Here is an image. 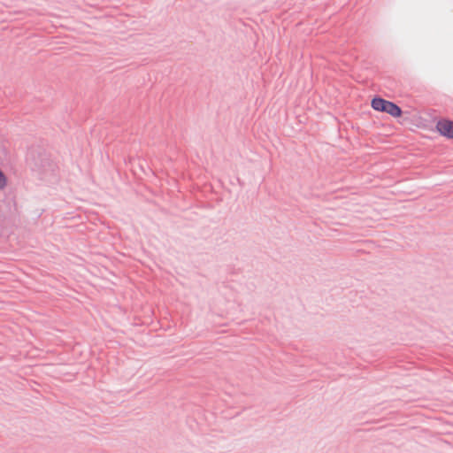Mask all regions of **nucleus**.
Returning <instances> with one entry per match:
<instances>
[{
    "label": "nucleus",
    "instance_id": "nucleus-3",
    "mask_svg": "<svg viewBox=\"0 0 453 453\" xmlns=\"http://www.w3.org/2000/svg\"><path fill=\"white\" fill-rule=\"evenodd\" d=\"M7 186V178L4 173L0 170V190Z\"/></svg>",
    "mask_w": 453,
    "mask_h": 453
},
{
    "label": "nucleus",
    "instance_id": "nucleus-2",
    "mask_svg": "<svg viewBox=\"0 0 453 453\" xmlns=\"http://www.w3.org/2000/svg\"><path fill=\"white\" fill-rule=\"evenodd\" d=\"M436 129L441 135L453 139V121L449 119L439 120L436 124Z\"/></svg>",
    "mask_w": 453,
    "mask_h": 453
},
{
    "label": "nucleus",
    "instance_id": "nucleus-1",
    "mask_svg": "<svg viewBox=\"0 0 453 453\" xmlns=\"http://www.w3.org/2000/svg\"><path fill=\"white\" fill-rule=\"evenodd\" d=\"M372 108L377 111L386 112L394 118H399L402 115V110L393 102L380 97H375L371 102Z\"/></svg>",
    "mask_w": 453,
    "mask_h": 453
}]
</instances>
